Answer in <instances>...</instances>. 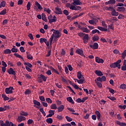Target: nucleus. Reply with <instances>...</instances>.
<instances>
[{"instance_id": "09e8293b", "label": "nucleus", "mask_w": 126, "mask_h": 126, "mask_svg": "<svg viewBox=\"0 0 126 126\" xmlns=\"http://www.w3.org/2000/svg\"><path fill=\"white\" fill-rule=\"evenodd\" d=\"M33 123H34V121H33V120L32 119H29L28 121H27V124L28 125H31L32 124H33Z\"/></svg>"}, {"instance_id": "ea45409f", "label": "nucleus", "mask_w": 126, "mask_h": 126, "mask_svg": "<svg viewBox=\"0 0 126 126\" xmlns=\"http://www.w3.org/2000/svg\"><path fill=\"white\" fill-rule=\"evenodd\" d=\"M39 111L42 113V114L43 115L44 117L46 116V112L44 111V109L43 108H41L39 109Z\"/></svg>"}, {"instance_id": "f03ea898", "label": "nucleus", "mask_w": 126, "mask_h": 126, "mask_svg": "<svg viewBox=\"0 0 126 126\" xmlns=\"http://www.w3.org/2000/svg\"><path fill=\"white\" fill-rule=\"evenodd\" d=\"M122 63V60H119L116 62L113 63L110 65V67L111 68H116V67H118V68H121V63Z\"/></svg>"}, {"instance_id": "9b49d317", "label": "nucleus", "mask_w": 126, "mask_h": 126, "mask_svg": "<svg viewBox=\"0 0 126 126\" xmlns=\"http://www.w3.org/2000/svg\"><path fill=\"white\" fill-rule=\"evenodd\" d=\"M55 10L56 11L54 12L56 14H63V11H62V9L57 7L55 8Z\"/></svg>"}, {"instance_id": "4d7b16f0", "label": "nucleus", "mask_w": 126, "mask_h": 126, "mask_svg": "<svg viewBox=\"0 0 126 126\" xmlns=\"http://www.w3.org/2000/svg\"><path fill=\"white\" fill-rule=\"evenodd\" d=\"M63 13L64 14H65V15H66V16L68 15V14H69L68 11H67V10H66V9H65L63 11Z\"/></svg>"}, {"instance_id": "dca6fc26", "label": "nucleus", "mask_w": 126, "mask_h": 126, "mask_svg": "<svg viewBox=\"0 0 126 126\" xmlns=\"http://www.w3.org/2000/svg\"><path fill=\"white\" fill-rule=\"evenodd\" d=\"M63 109H64V106L63 105H60L58 108V111L59 112H63Z\"/></svg>"}, {"instance_id": "423d86ee", "label": "nucleus", "mask_w": 126, "mask_h": 126, "mask_svg": "<svg viewBox=\"0 0 126 126\" xmlns=\"http://www.w3.org/2000/svg\"><path fill=\"white\" fill-rule=\"evenodd\" d=\"M12 90H14V89L12 87H9V88H6L5 90V92L6 94H12L13 93V91Z\"/></svg>"}, {"instance_id": "2eb2a0df", "label": "nucleus", "mask_w": 126, "mask_h": 126, "mask_svg": "<svg viewBox=\"0 0 126 126\" xmlns=\"http://www.w3.org/2000/svg\"><path fill=\"white\" fill-rule=\"evenodd\" d=\"M26 54L27 59L31 60V61H32V60H33V56L31 54H29V52H27Z\"/></svg>"}, {"instance_id": "c03bdc74", "label": "nucleus", "mask_w": 126, "mask_h": 126, "mask_svg": "<svg viewBox=\"0 0 126 126\" xmlns=\"http://www.w3.org/2000/svg\"><path fill=\"white\" fill-rule=\"evenodd\" d=\"M46 102H47V103H48V104H52V103L53 102L52 99H51V98L49 97L46 98Z\"/></svg>"}, {"instance_id": "a19ab883", "label": "nucleus", "mask_w": 126, "mask_h": 126, "mask_svg": "<svg viewBox=\"0 0 126 126\" xmlns=\"http://www.w3.org/2000/svg\"><path fill=\"white\" fill-rule=\"evenodd\" d=\"M120 89H126V85L125 84H121L120 86Z\"/></svg>"}, {"instance_id": "13d9d810", "label": "nucleus", "mask_w": 126, "mask_h": 126, "mask_svg": "<svg viewBox=\"0 0 126 126\" xmlns=\"http://www.w3.org/2000/svg\"><path fill=\"white\" fill-rule=\"evenodd\" d=\"M20 51L21 52V53H25V50L24 49V47L22 46L20 47Z\"/></svg>"}, {"instance_id": "bb28decb", "label": "nucleus", "mask_w": 126, "mask_h": 126, "mask_svg": "<svg viewBox=\"0 0 126 126\" xmlns=\"http://www.w3.org/2000/svg\"><path fill=\"white\" fill-rule=\"evenodd\" d=\"M42 16V19L43 20V21H45V22H47L48 21V20L47 19V18H46V15L45 14L42 13L41 14Z\"/></svg>"}, {"instance_id": "79ce46f5", "label": "nucleus", "mask_w": 126, "mask_h": 126, "mask_svg": "<svg viewBox=\"0 0 126 126\" xmlns=\"http://www.w3.org/2000/svg\"><path fill=\"white\" fill-rule=\"evenodd\" d=\"M4 14H6V9H4L0 12V15H4Z\"/></svg>"}, {"instance_id": "680f3d73", "label": "nucleus", "mask_w": 126, "mask_h": 126, "mask_svg": "<svg viewBox=\"0 0 126 126\" xmlns=\"http://www.w3.org/2000/svg\"><path fill=\"white\" fill-rule=\"evenodd\" d=\"M5 3H6V2H5V1H2L1 2V7L2 6V7H4V6H5Z\"/></svg>"}, {"instance_id": "f704fd0d", "label": "nucleus", "mask_w": 126, "mask_h": 126, "mask_svg": "<svg viewBox=\"0 0 126 126\" xmlns=\"http://www.w3.org/2000/svg\"><path fill=\"white\" fill-rule=\"evenodd\" d=\"M2 98H3L4 101H8V100H9V97L6 96L5 94H2Z\"/></svg>"}, {"instance_id": "c9c22d12", "label": "nucleus", "mask_w": 126, "mask_h": 126, "mask_svg": "<svg viewBox=\"0 0 126 126\" xmlns=\"http://www.w3.org/2000/svg\"><path fill=\"white\" fill-rule=\"evenodd\" d=\"M114 21H118V19L117 17H113L110 20V22L114 23Z\"/></svg>"}, {"instance_id": "6e6d98bb", "label": "nucleus", "mask_w": 126, "mask_h": 126, "mask_svg": "<svg viewBox=\"0 0 126 126\" xmlns=\"http://www.w3.org/2000/svg\"><path fill=\"white\" fill-rule=\"evenodd\" d=\"M65 119L67 120V122H71L72 121V119L68 116H65Z\"/></svg>"}, {"instance_id": "58836bf2", "label": "nucleus", "mask_w": 126, "mask_h": 126, "mask_svg": "<svg viewBox=\"0 0 126 126\" xmlns=\"http://www.w3.org/2000/svg\"><path fill=\"white\" fill-rule=\"evenodd\" d=\"M46 123H47V124H53V119H52V118L47 119Z\"/></svg>"}, {"instance_id": "338daca9", "label": "nucleus", "mask_w": 126, "mask_h": 126, "mask_svg": "<svg viewBox=\"0 0 126 126\" xmlns=\"http://www.w3.org/2000/svg\"><path fill=\"white\" fill-rule=\"evenodd\" d=\"M121 69H122V70H123V71H126V66L123 65L121 67Z\"/></svg>"}, {"instance_id": "6ab92c4d", "label": "nucleus", "mask_w": 126, "mask_h": 126, "mask_svg": "<svg viewBox=\"0 0 126 126\" xmlns=\"http://www.w3.org/2000/svg\"><path fill=\"white\" fill-rule=\"evenodd\" d=\"M95 73L98 76H103V73H102V71L100 70H95Z\"/></svg>"}, {"instance_id": "603ef678", "label": "nucleus", "mask_w": 126, "mask_h": 126, "mask_svg": "<svg viewBox=\"0 0 126 126\" xmlns=\"http://www.w3.org/2000/svg\"><path fill=\"white\" fill-rule=\"evenodd\" d=\"M110 4H115L116 3V0H109Z\"/></svg>"}, {"instance_id": "0e129e2a", "label": "nucleus", "mask_w": 126, "mask_h": 126, "mask_svg": "<svg viewBox=\"0 0 126 126\" xmlns=\"http://www.w3.org/2000/svg\"><path fill=\"white\" fill-rule=\"evenodd\" d=\"M49 113L53 116V115H55V110H50L49 111Z\"/></svg>"}, {"instance_id": "8fccbe9b", "label": "nucleus", "mask_w": 126, "mask_h": 126, "mask_svg": "<svg viewBox=\"0 0 126 126\" xmlns=\"http://www.w3.org/2000/svg\"><path fill=\"white\" fill-rule=\"evenodd\" d=\"M25 65H27L28 66H29V67H32V64L29 63H26L25 62L24 63Z\"/></svg>"}, {"instance_id": "20e7f679", "label": "nucleus", "mask_w": 126, "mask_h": 126, "mask_svg": "<svg viewBox=\"0 0 126 126\" xmlns=\"http://www.w3.org/2000/svg\"><path fill=\"white\" fill-rule=\"evenodd\" d=\"M37 81L39 83H42V82H43V81H47V77L45 76V75L43 74H40L39 76L37 77Z\"/></svg>"}, {"instance_id": "a878e982", "label": "nucleus", "mask_w": 126, "mask_h": 126, "mask_svg": "<svg viewBox=\"0 0 126 126\" xmlns=\"http://www.w3.org/2000/svg\"><path fill=\"white\" fill-rule=\"evenodd\" d=\"M35 5H36V6H37L38 9H40V10H42L43 9V8H42L41 5L40 4V3H39V2L35 1Z\"/></svg>"}, {"instance_id": "69168bd1", "label": "nucleus", "mask_w": 126, "mask_h": 126, "mask_svg": "<svg viewBox=\"0 0 126 126\" xmlns=\"http://www.w3.org/2000/svg\"><path fill=\"white\" fill-rule=\"evenodd\" d=\"M39 99L40 101H45V97L43 96H39Z\"/></svg>"}, {"instance_id": "774afa93", "label": "nucleus", "mask_w": 126, "mask_h": 126, "mask_svg": "<svg viewBox=\"0 0 126 126\" xmlns=\"http://www.w3.org/2000/svg\"><path fill=\"white\" fill-rule=\"evenodd\" d=\"M61 126H71V124H70V123L64 124L62 125Z\"/></svg>"}, {"instance_id": "7ed1b4c3", "label": "nucleus", "mask_w": 126, "mask_h": 126, "mask_svg": "<svg viewBox=\"0 0 126 126\" xmlns=\"http://www.w3.org/2000/svg\"><path fill=\"white\" fill-rule=\"evenodd\" d=\"M0 126H13V123L12 122H9L8 120L5 121V123H3V121H0Z\"/></svg>"}, {"instance_id": "e433bc0d", "label": "nucleus", "mask_w": 126, "mask_h": 126, "mask_svg": "<svg viewBox=\"0 0 126 126\" xmlns=\"http://www.w3.org/2000/svg\"><path fill=\"white\" fill-rule=\"evenodd\" d=\"M4 54H11V50L10 49H5L3 51Z\"/></svg>"}, {"instance_id": "72a5a7b5", "label": "nucleus", "mask_w": 126, "mask_h": 126, "mask_svg": "<svg viewBox=\"0 0 126 126\" xmlns=\"http://www.w3.org/2000/svg\"><path fill=\"white\" fill-rule=\"evenodd\" d=\"M126 57V50H125L124 52L122 53V58L123 60H125Z\"/></svg>"}, {"instance_id": "5fc2aeb1", "label": "nucleus", "mask_w": 126, "mask_h": 126, "mask_svg": "<svg viewBox=\"0 0 126 126\" xmlns=\"http://www.w3.org/2000/svg\"><path fill=\"white\" fill-rule=\"evenodd\" d=\"M11 51L12 52V53H17V52H18L17 48H12Z\"/></svg>"}, {"instance_id": "a18cd8bd", "label": "nucleus", "mask_w": 126, "mask_h": 126, "mask_svg": "<svg viewBox=\"0 0 126 126\" xmlns=\"http://www.w3.org/2000/svg\"><path fill=\"white\" fill-rule=\"evenodd\" d=\"M55 85L56 86H57V87H58V88H59L60 89H62V88H63V86H62V84L61 83L59 84L58 83H56Z\"/></svg>"}, {"instance_id": "cd10ccee", "label": "nucleus", "mask_w": 126, "mask_h": 126, "mask_svg": "<svg viewBox=\"0 0 126 126\" xmlns=\"http://www.w3.org/2000/svg\"><path fill=\"white\" fill-rule=\"evenodd\" d=\"M98 40H99V36L98 35H94L93 37V42H96V41H98Z\"/></svg>"}, {"instance_id": "2f4dec72", "label": "nucleus", "mask_w": 126, "mask_h": 126, "mask_svg": "<svg viewBox=\"0 0 126 126\" xmlns=\"http://www.w3.org/2000/svg\"><path fill=\"white\" fill-rule=\"evenodd\" d=\"M51 109H52V110H57L58 109V107H57V105L56 104H52L50 106Z\"/></svg>"}, {"instance_id": "f8f14e48", "label": "nucleus", "mask_w": 126, "mask_h": 126, "mask_svg": "<svg viewBox=\"0 0 126 126\" xmlns=\"http://www.w3.org/2000/svg\"><path fill=\"white\" fill-rule=\"evenodd\" d=\"M26 120V118L24 116H20L18 117L17 121L18 123H21L22 121H25Z\"/></svg>"}, {"instance_id": "5701e85b", "label": "nucleus", "mask_w": 126, "mask_h": 126, "mask_svg": "<svg viewBox=\"0 0 126 126\" xmlns=\"http://www.w3.org/2000/svg\"><path fill=\"white\" fill-rule=\"evenodd\" d=\"M117 11H123L124 12L125 10H126V8L124 7H118L117 9Z\"/></svg>"}, {"instance_id": "39448f33", "label": "nucleus", "mask_w": 126, "mask_h": 126, "mask_svg": "<svg viewBox=\"0 0 126 126\" xmlns=\"http://www.w3.org/2000/svg\"><path fill=\"white\" fill-rule=\"evenodd\" d=\"M52 32H53L54 34H55L54 37L56 39H58V38H60L61 37V34H60V31L59 30H55V29H53L51 30Z\"/></svg>"}, {"instance_id": "9d476101", "label": "nucleus", "mask_w": 126, "mask_h": 126, "mask_svg": "<svg viewBox=\"0 0 126 126\" xmlns=\"http://www.w3.org/2000/svg\"><path fill=\"white\" fill-rule=\"evenodd\" d=\"M90 48H92L93 50H97L98 48L99 47V45L97 42L94 43V45H90Z\"/></svg>"}, {"instance_id": "393cba45", "label": "nucleus", "mask_w": 126, "mask_h": 126, "mask_svg": "<svg viewBox=\"0 0 126 126\" xmlns=\"http://www.w3.org/2000/svg\"><path fill=\"white\" fill-rule=\"evenodd\" d=\"M20 115H21V116H24L25 117H27V116H28V113L26 112L21 111L20 112Z\"/></svg>"}, {"instance_id": "412c9836", "label": "nucleus", "mask_w": 126, "mask_h": 126, "mask_svg": "<svg viewBox=\"0 0 126 126\" xmlns=\"http://www.w3.org/2000/svg\"><path fill=\"white\" fill-rule=\"evenodd\" d=\"M111 15H112V16H118V15H119V12H117L114 9L111 12Z\"/></svg>"}, {"instance_id": "37998d69", "label": "nucleus", "mask_w": 126, "mask_h": 126, "mask_svg": "<svg viewBox=\"0 0 126 126\" xmlns=\"http://www.w3.org/2000/svg\"><path fill=\"white\" fill-rule=\"evenodd\" d=\"M78 36H79V37H80L81 38H82V37H84V36L85 35H86V34H85L83 32H79L78 33Z\"/></svg>"}, {"instance_id": "49530a36", "label": "nucleus", "mask_w": 126, "mask_h": 126, "mask_svg": "<svg viewBox=\"0 0 126 126\" xmlns=\"http://www.w3.org/2000/svg\"><path fill=\"white\" fill-rule=\"evenodd\" d=\"M46 40H47V39H46V38H41L39 39L40 44H43V43H44V42L45 43V42L46 41Z\"/></svg>"}, {"instance_id": "7c9ffc66", "label": "nucleus", "mask_w": 126, "mask_h": 126, "mask_svg": "<svg viewBox=\"0 0 126 126\" xmlns=\"http://www.w3.org/2000/svg\"><path fill=\"white\" fill-rule=\"evenodd\" d=\"M94 82L96 84V85H97L98 87H99V88H102V83L97 81L96 80H94Z\"/></svg>"}, {"instance_id": "4468645a", "label": "nucleus", "mask_w": 126, "mask_h": 126, "mask_svg": "<svg viewBox=\"0 0 126 126\" xmlns=\"http://www.w3.org/2000/svg\"><path fill=\"white\" fill-rule=\"evenodd\" d=\"M73 4H75L76 5H81L82 2H80L79 0H73Z\"/></svg>"}, {"instance_id": "4be33fe9", "label": "nucleus", "mask_w": 126, "mask_h": 126, "mask_svg": "<svg viewBox=\"0 0 126 126\" xmlns=\"http://www.w3.org/2000/svg\"><path fill=\"white\" fill-rule=\"evenodd\" d=\"M97 29L98 30H100V31H104V32H107L108 31V29L100 26H97Z\"/></svg>"}, {"instance_id": "aec40b11", "label": "nucleus", "mask_w": 126, "mask_h": 126, "mask_svg": "<svg viewBox=\"0 0 126 126\" xmlns=\"http://www.w3.org/2000/svg\"><path fill=\"white\" fill-rule=\"evenodd\" d=\"M116 124H117V125H118L119 126H126V123H121V122L119 121H116Z\"/></svg>"}, {"instance_id": "0eeeda50", "label": "nucleus", "mask_w": 126, "mask_h": 126, "mask_svg": "<svg viewBox=\"0 0 126 126\" xmlns=\"http://www.w3.org/2000/svg\"><path fill=\"white\" fill-rule=\"evenodd\" d=\"M7 72L9 73V74H11V75H14L15 77H16V73H15V71L13 70V68H10L7 70Z\"/></svg>"}, {"instance_id": "1a4fd4ad", "label": "nucleus", "mask_w": 126, "mask_h": 126, "mask_svg": "<svg viewBox=\"0 0 126 126\" xmlns=\"http://www.w3.org/2000/svg\"><path fill=\"white\" fill-rule=\"evenodd\" d=\"M76 54H78V55H80V56L85 58V55H84V54L83 53V50L78 49L76 50Z\"/></svg>"}, {"instance_id": "f3484780", "label": "nucleus", "mask_w": 126, "mask_h": 126, "mask_svg": "<svg viewBox=\"0 0 126 126\" xmlns=\"http://www.w3.org/2000/svg\"><path fill=\"white\" fill-rule=\"evenodd\" d=\"M81 31H82L84 33H89V32H90V30H88L87 28L83 27L81 29Z\"/></svg>"}, {"instance_id": "bf43d9fd", "label": "nucleus", "mask_w": 126, "mask_h": 126, "mask_svg": "<svg viewBox=\"0 0 126 126\" xmlns=\"http://www.w3.org/2000/svg\"><path fill=\"white\" fill-rule=\"evenodd\" d=\"M125 16L123 14H119L118 18V19H124Z\"/></svg>"}, {"instance_id": "ddd939ff", "label": "nucleus", "mask_w": 126, "mask_h": 126, "mask_svg": "<svg viewBox=\"0 0 126 126\" xmlns=\"http://www.w3.org/2000/svg\"><path fill=\"white\" fill-rule=\"evenodd\" d=\"M95 62L97 63H104V60L103 59L99 58V57H95Z\"/></svg>"}, {"instance_id": "de8ad7c7", "label": "nucleus", "mask_w": 126, "mask_h": 126, "mask_svg": "<svg viewBox=\"0 0 126 126\" xmlns=\"http://www.w3.org/2000/svg\"><path fill=\"white\" fill-rule=\"evenodd\" d=\"M31 7V2H28L27 5V10H30Z\"/></svg>"}, {"instance_id": "b1692460", "label": "nucleus", "mask_w": 126, "mask_h": 126, "mask_svg": "<svg viewBox=\"0 0 126 126\" xmlns=\"http://www.w3.org/2000/svg\"><path fill=\"white\" fill-rule=\"evenodd\" d=\"M66 99L68 102H69V103H71V104H74V101L73 100H72V98H71V97L69 96L66 98Z\"/></svg>"}, {"instance_id": "6e6552de", "label": "nucleus", "mask_w": 126, "mask_h": 126, "mask_svg": "<svg viewBox=\"0 0 126 126\" xmlns=\"http://www.w3.org/2000/svg\"><path fill=\"white\" fill-rule=\"evenodd\" d=\"M89 41V35L88 34H86L83 37V41L84 44H87Z\"/></svg>"}, {"instance_id": "4c0bfd02", "label": "nucleus", "mask_w": 126, "mask_h": 126, "mask_svg": "<svg viewBox=\"0 0 126 126\" xmlns=\"http://www.w3.org/2000/svg\"><path fill=\"white\" fill-rule=\"evenodd\" d=\"M33 104H34V105H36V106H40L41 105V103H40V102L36 100H33Z\"/></svg>"}, {"instance_id": "473e14b6", "label": "nucleus", "mask_w": 126, "mask_h": 126, "mask_svg": "<svg viewBox=\"0 0 126 126\" xmlns=\"http://www.w3.org/2000/svg\"><path fill=\"white\" fill-rule=\"evenodd\" d=\"M14 55L16 58H19V59H21V60H23V61H24V59H23V57H21V55L18 54L17 53H15Z\"/></svg>"}, {"instance_id": "052dcab7", "label": "nucleus", "mask_w": 126, "mask_h": 126, "mask_svg": "<svg viewBox=\"0 0 126 126\" xmlns=\"http://www.w3.org/2000/svg\"><path fill=\"white\" fill-rule=\"evenodd\" d=\"M61 56H64V55H65V51H64V49H62V51L61 52Z\"/></svg>"}, {"instance_id": "c85d7f7f", "label": "nucleus", "mask_w": 126, "mask_h": 126, "mask_svg": "<svg viewBox=\"0 0 126 126\" xmlns=\"http://www.w3.org/2000/svg\"><path fill=\"white\" fill-rule=\"evenodd\" d=\"M96 33H97V34H101V32H100V31L97 29L93 30L92 31V34H96Z\"/></svg>"}, {"instance_id": "a211bd4d", "label": "nucleus", "mask_w": 126, "mask_h": 126, "mask_svg": "<svg viewBox=\"0 0 126 126\" xmlns=\"http://www.w3.org/2000/svg\"><path fill=\"white\" fill-rule=\"evenodd\" d=\"M95 115L97 116V118L98 120H100L101 119V114L100 113V112L99 111H95Z\"/></svg>"}, {"instance_id": "3c124183", "label": "nucleus", "mask_w": 126, "mask_h": 126, "mask_svg": "<svg viewBox=\"0 0 126 126\" xmlns=\"http://www.w3.org/2000/svg\"><path fill=\"white\" fill-rule=\"evenodd\" d=\"M31 93V91L29 89H27L25 92V94L26 95H29V94Z\"/></svg>"}, {"instance_id": "f257e3e1", "label": "nucleus", "mask_w": 126, "mask_h": 126, "mask_svg": "<svg viewBox=\"0 0 126 126\" xmlns=\"http://www.w3.org/2000/svg\"><path fill=\"white\" fill-rule=\"evenodd\" d=\"M78 78L80 80H78L77 79H74V80H76L79 84H82L83 82H84V77H83V75L81 74V71H79L77 72V75Z\"/></svg>"}, {"instance_id": "e2e57ef3", "label": "nucleus", "mask_w": 126, "mask_h": 126, "mask_svg": "<svg viewBox=\"0 0 126 126\" xmlns=\"http://www.w3.org/2000/svg\"><path fill=\"white\" fill-rule=\"evenodd\" d=\"M119 107L120 108V109H123V110H126V105H124L123 106L119 105Z\"/></svg>"}, {"instance_id": "864d4df0", "label": "nucleus", "mask_w": 126, "mask_h": 126, "mask_svg": "<svg viewBox=\"0 0 126 126\" xmlns=\"http://www.w3.org/2000/svg\"><path fill=\"white\" fill-rule=\"evenodd\" d=\"M108 90L110 93H112V94H114L115 93V90H113V89L108 88Z\"/></svg>"}, {"instance_id": "c756f323", "label": "nucleus", "mask_w": 126, "mask_h": 126, "mask_svg": "<svg viewBox=\"0 0 126 126\" xmlns=\"http://www.w3.org/2000/svg\"><path fill=\"white\" fill-rule=\"evenodd\" d=\"M50 68L51 70H52V71H53V72H55L57 74H60V73H59V71H58L57 70H56L55 68H54V67H53V66H50Z\"/></svg>"}]
</instances>
